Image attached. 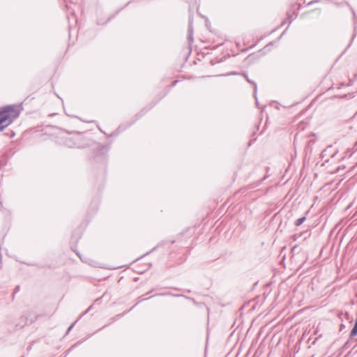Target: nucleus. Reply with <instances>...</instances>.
<instances>
[{"instance_id":"f257e3e1","label":"nucleus","mask_w":357,"mask_h":357,"mask_svg":"<svg viewBox=\"0 0 357 357\" xmlns=\"http://www.w3.org/2000/svg\"><path fill=\"white\" fill-rule=\"evenodd\" d=\"M21 108L16 105H8L0 108V132L4 130L20 116Z\"/></svg>"},{"instance_id":"f03ea898","label":"nucleus","mask_w":357,"mask_h":357,"mask_svg":"<svg viewBox=\"0 0 357 357\" xmlns=\"http://www.w3.org/2000/svg\"><path fill=\"white\" fill-rule=\"evenodd\" d=\"M91 140L83 133L76 132L66 138L65 143L70 148L82 149L90 144Z\"/></svg>"},{"instance_id":"7ed1b4c3","label":"nucleus","mask_w":357,"mask_h":357,"mask_svg":"<svg viewBox=\"0 0 357 357\" xmlns=\"http://www.w3.org/2000/svg\"><path fill=\"white\" fill-rule=\"evenodd\" d=\"M109 146L102 145L99 143H94V155L93 160L96 163L104 162L107 156Z\"/></svg>"},{"instance_id":"20e7f679","label":"nucleus","mask_w":357,"mask_h":357,"mask_svg":"<svg viewBox=\"0 0 357 357\" xmlns=\"http://www.w3.org/2000/svg\"><path fill=\"white\" fill-rule=\"evenodd\" d=\"M297 17V14L294 10H289L287 12V20L291 23Z\"/></svg>"},{"instance_id":"39448f33","label":"nucleus","mask_w":357,"mask_h":357,"mask_svg":"<svg viewBox=\"0 0 357 357\" xmlns=\"http://www.w3.org/2000/svg\"><path fill=\"white\" fill-rule=\"evenodd\" d=\"M357 151V141L356 142V143L354 144V146L352 147V149H347V150L345 151V154H348L349 156H351L352 154L355 152Z\"/></svg>"},{"instance_id":"423d86ee","label":"nucleus","mask_w":357,"mask_h":357,"mask_svg":"<svg viewBox=\"0 0 357 357\" xmlns=\"http://www.w3.org/2000/svg\"><path fill=\"white\" fill-rule=\"evenodd\" d=\"M309 124V121H299V123H298L297 126H298V129H299L300 130H303L305 128V127Z\"/></svg>"},{"instance_id":"0eeeda50","label":"nucleus","mask_w":357,"mask_h":357,"mask_svg":"<svg viewBox=\"0 0 357 357\" xmlns=\"http://www.w3.org/2000/svg\"><path fill=\"white\" fill-rule=\"evenodd\" d=\"M243 75L248 82L252 84L254 86L255 93H256L257 89V84L255 82H252V80H250L247 74H243Z\"/></svg>"},{"instance_id":"6e6552de","label":"nucleus","mask_w":357,"mask_h":357,"mask_svg":"<svg viewBox=\"0 0 357 357\" xmlns=\"http://www.w3.org/2000/svg\"><path fill=\"white\" fill-rule=\"evenodd\" d=\"M305 220H306V215H304V216L297 219L295 221V225L297 227L301 225Z\"/></svg>"},{"instance_id":"1a4fd4ad","label":"nucleus","mask_w":357,"mask_h":357,"mask_svg":"<svg viewBox=\"0 0 357 357\" xmlns=\"http://www.w3.org/2000/svg\"><path fill=\"white\" fill-rule=\"evenodd\" d=\"M147 299H148L147 298H144L143 296H139V297L137 298V300H138V301H137V302L136 305H137V304H138V303H139L140 302H142V301H146V300H147Z\"/></svg>"},{"instance_id":"9d476101","label":"nucleus","mask_w":357,"mask_h":357,"mask_svg":"<svg viewBox=\"0 0 357 357\" xmlns=\"http://www.w3.org/2000/svg\"><path fill=\"white\" fill-rule=\"evenodd\" d=\"M178 82V80H175L172 82V84H171V87H174L176 86V84Z\"/></svg>"},{"instance_id":"9b49d317","label":"nucleus","mask_w":357,"mask_h":357,"mask_svg":"<svg viewBox=\"0 0 357 357\" xmlns=\"http://www.w3.org/2000/svg\"><path fill=\"white\" fill-rule=\"evenodd\" d=\"M75 324H73L71 326H69V328H68V331L67 333H69L70 331H71V329L73 328Z\"/></svg>"},{"instance_id":"f8f14e48","label":"nucleus","mask_w":357,"mask_h":357,"mask_svg":"<svg viewBox=\"0 0 357 357\" xmlns=\"http://www.w3.org/2000/svg\"><path fill=\"white\" fill-rule=\"evenodd\" d=\"M265 178H266L264 177L262 180H261V181H258V182H257V185H260V184H261V182H262Z\"/></svg>"},{"instance_id":"ddd939ff","label":"nucleus","mask_w":357,"mask_h":357,"mask_svg":"<svg viewBox=\"0 0 357 357\" xmlns=\"http://www.w3.org/2000/svg\"><path fill=\"white\" fill-rule=\"evenodd\" d=\"M19 290H20V287H19V286H17V287H16V289H15V291L14 294H15V293H16L17 291H18Z\"/></svg>"},{"instance_id":"4468645a","label":"nucleus","mask_w":357,"mask_h":357,"mask_svg":"<svg viewBox=\"0 0 357 357\" xmlns=\"http://www.w3.org/2000/svg\"><path fill=\"white\" fill-rule=\"evenodd\" d=\"M348 344H349V341H347V342L344 344V348H347V347H348Z\"/></svg>"}]
</instances>
